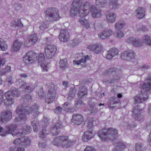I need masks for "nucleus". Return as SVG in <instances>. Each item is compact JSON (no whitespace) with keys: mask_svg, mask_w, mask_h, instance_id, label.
I'll return each mask as SVG.
<instances>
[{"mask_svg":"<svg viewBox=\"0 0 151 151\" xmlns=\"http://www.w3.org/2000/svg\"><path fill=\"white\" fill-rule=\"evenodd\" d=\"M37 34H33L30 35L25 42L24 45L26 47H28L34 44L36 42L38 39Z\"/></svg>","mask_w":151,"mask_h":151,"instance_id":"obj_13","label":"nucleus"},{"mask_svg":"<svg viewBox=\"0 0 151 151\" xmlns=\"http://www.w3.org/2000/svg\"><path fill=\"white\" fill-rule=\"evenodd\" d=\"M135 40V37H130L127 40V42L128 43L133 45L134 40Z\"/></svg>","mask_w":151,"mask_h":151,"instance_id":"obj_59","label":"nucleus"},{"mask_svg":"<svg viewBox=\"0 0 151 151\" xmlns=\"http://www.w3.org/2000/svg\"><path fill=\"white\" fill-rule=\"evenodd\" d=\"M79 43L78 40L76 39L70 41V45L72 47H73L77 45Z\"/></svg>","mask_w":151,"mask_h":151,"instance_id":"obj_56","label":"nucleus"},{"mask_svg":"<svg viewBox=\"0 0 151 151\" xmlns=\"http://www.w3.org/2000/svg\"><path fill=\"white\" fill-rule=\"evenodd\" d=\"M39 107L37 105L35 104L32 106L29 105L25 106V107L19 105L16 109V112L19 114V115L17 118L19 121H24L26 119V114L33 113V115L36 116L38 113H39L38 110Z\"/></svg>","mask_w":151,"mask_h":151,"instance_id":"obj_2","label":"nucleus"},{"mask_svg":"<svg viewBox=\"0 0 151 151\" xmlns=\"http://www.w3.org/2000/svg\"><path fill=\"white\" fill-rule=\"evenodd\" d=\"M89 111H90L91 114H93L96 113L97 112V110L95 107L92 106L89 107Z\"/></svg>","mask_w":151,"mask_h":151,"instance_id":"obj_54","label":"nucleus"},{"mask_svg":"<svg viewBox=\"0 0 151 151\" xmlns=\"http://www.w3.org/2000/svg\"><path fill=\"white\" fill-rule=\"evenodd\" d=\"M37 54L32 51H29L23 57V60L26 64H30L36 60Z\"/></svg>","mask_w":151,"mask_h":151,"instance_id":"obj_8","label":"nucleus"},{"mask_svg":"<svg viewBox=\"0 0 151 151\" xmlns=\"http://www.w3.org/2000/svg\"><path fill=\"white\" fill-rule=\"evenodd\" d=\"M62 127V123L60 122H59L56 124L54 127H55L56 129L59 130V129Z\"/></svg>","mask_w":151,"mask_h":151,"instance_id":"obj_61","label":"nucleus"},{"mask_svg":"<svg viewBox=\"0 0 151 151\" xmlns=\"http://www.w3.org/2000/svg\"><path fill=\"white\" fill-rule=\"evenodd\" d=\"M102 49L101 45L95 44L93 52L96 53H99L101 51Z\"/></svg>","mask_w":151,"mask_h":151,"instance_id":"obj_42","label":"nucleus"},{"mask_svg":"<svg viewBox=\"0 0 151 151\" xmlns=\"http://www.w3.org/2000/svg\"><path fill=\"white\" fill-rule=\"evenodd\" d=\"M5 96L6 99L4 102L6 106H9L14 103V97L11 91H8L6 92Z\"/></svg>","mask_w":151,"mask_h":151,"instance_id":"obj_9","label":"nucleus"},{"mask_svg":"<svg viewBox=\"0 0 151 151\" xmlns=\"http://www.w3.org/2000/svg\"><path fill=\"white\" fill-rule=\"evenodd\" d=\"M49 134V131L46 129L45 127H42V130L39 134L40 137L41 138H43L45 137Z\"/></svg>","mask_w":151,"mask_h":151,"instance_id":"obj_29","label":"nucleus"},{"mask_svg":"<svg viewBox=\"0 0 151 151\" xmlns=\"http://www.w3.org/2000/svg\"><path fill=\"white\" fill-rule=\"evenodd\" d=\"M87 89L86 86H83L80 87L78 91V97L80 98L84 97L87 95Z\"/></svg>","mask_w":151,"mask_h":151,"instance_id":"obj_24","label":"nucleus"},{"mask_svg":"<svg viewBox=\"0 0 151 151\" xmlns=\"http://www.w3.org/2000/svg\"><path fill=\"white\" fill-rule=\"evenodd\" d=\"M59 130L56 129L54 127H53L51 130V132L54 136L56 134H57L58 133H59Z\"/></svg>","mask_w":151,"mask_h":151,"instance_id":"obj_58","label":"nucleus"},{"mask_svg":"<svg viewBox=\"0 0 151 151\" xmlns=\"http://www.w3.org/2000/svg\"><path fill=\"white\" fill-rule=\"evenodd\" d=\"M27 86V88H26V91H27V92H29L32 91L35 89V87L32 84L30 85H28Z\"/></svg>","mask_w":151,"mask_h":151,"instance_id":"obj_55","label":"nucleus"},{"mask_svg":"<svg viewBox=\"0 0 151 151\" xmlns=\"http://www.w3.org/2000/svg\"><path fill=\"white\" fill-rule=\"evenodd\" d=\"M10 67L9 66L6 67L2 69L0 72V76H2L5 75L6 73L10 71Z\"/></svg>","mask_w":151,"mask_h":151,"instance_id":"obj_46","label":"nucleus"},{"mask_svg":"<svg viewBox=\"0 0 151 151\" xmlns=\"http://www.w3.org/2000/svg\"><path fill=\"white\" fill-rule=\"evenodd\" d=\"M141 88H142L141 93L134 97L135 102L136 103H140L145 101L148 98L146 92L147 91L151 92L147 87H144L143 84L141 86Z\"/></svg>","mask_w":151,"mask_h":151,"instance_id":"obj_7","label":"nucleus"},{"mask_svg":"<svg viewBox=\"0 0 151 151\" xmlns=\"http://www.w3.org/2000/svg\"><path fill=\"white\" fill-rule=\"evenodd\" d=\"M85 151H96V150L93 147L88 146L85 148Z\"/></svg>","mask_w":151,"mask_h":151,"instance_id":"obj_62","label":"nucleus"},{"mask_svg":"<svg viewBox=\"0 0 151 151\" xmlns=\"http://www.w3.org/2000/svg\"><path fill=\"white\" fill-rule=\"evenodd\" d=\"M52 143L54 145L63 148L69 147L73 144L72 140L69 139L68 136L64 135L57 137Z\"/></svg>","mask_w":151,"mask_h":151,"instance_id":"obj_4","label":"nucleus"},{"mask_svg":"<svg viewBox=\"0 0 151 151\" xmlns=\"http://www.w3.org/2000/svg\"><path fill=\"white\" fill-rule=\"evenodd\" d=\"M20 141L21 144L25 147H27L30 144V139L27 137H23L19 139H17L14 142V143L16 144H18V142Z\"/></svg>","mask_w":151,"mask_h":151,"instance_id":"obj_17","label":"nucleus"},{"mask_svg":"<svg viewBox=\"0 0 151 151\" xmlns=\"http://www.w3.org/2000/svg\"><path fill=\"white\" fill-rule=\"evenodd\" d=\"M76 105L78 107H83L84 106L83 103L81 100H78L76 103Z\"/></svg>","mask_w":151,"mask_h":151,"instance_id":"obj_53","label":"nucleus"},{"mask_svg":"<svg viewBox=\"0 0 151 151\" xmlns=\"http://www.w3.org/2000/svg\"><path fill=\"white\" fill-rule=\"evenodd\" d=\"M45 87L47 88L49 90V94L53 93L55 94L57 88L56 85L51 82H49L46 84Z\"/></svg>","mask_w":151,"mask_h":151,"instance_id":"obj_23","label":"nucleus"},{"mask_svg":"<svg viewBox=\"0 0 151 151\" xmlns=\"http://www.w3.org/2000/svg\"><path fill=\"white\" fill-rule=\"evenodd\" d=\"M49 62H45V63H42L41 65V69L43 71L47 72L48 70L49 66L48 64Z\"/></svg>","mask_w":151,"mask_h":151,"instance_id":"obj_40","label":"nucleus"},{"mask_svg":"<svg viewBox=\"0 0 151 151\" xmlns=\"http://www.w3.org/2000/svg\"><path fill=\"white\" fill-rule=\"evenodd\" d=\"M110 101L107 103L108 105L109 108L111 109H115L116 108L115 106H114L115 104L118 103L119 102V100L117 98H114L112 97L110 98Z\"/></svg>","mask_w":151,"mask_h":151,"instance_id":"obj_25","label":"nucleus"},{"mask_svg":"<svg viewBox=\"0 0 151 151\" xmlns=\"http://www.w3.org/2000/svg\"><path fill=\"white\" fill-rule=\"evenodd\" d=\"M124 35V33L122 30H116L115 33V36L118 38H121L123 37Z\"/></svg>","mask_w":151,"mask_h":151,"instance_id":"obj_48","label":"nucleus"},{"mask_svg":"<svg viewBox=\"0 0 151 151\" xmlns=\"http://www.w3.org/2000/svg\"><path fill=\"white\" fill-rule=\"evenodd\" d=\"M116 146L111 151H122V148L124 149L126 148L127 145L125 142H118L116 141L114 144H116Z\"/></svg>","mask_w":151,"mask_h":151,"instance_id":"obj_20","label":"nucleus"},{"mask_svg":"<svg viewBox=\"0 0 151 151\" xmlns=\"http://www.w3.org/2000/svg\"><path fill=\"white\" fill-rule=\"evenodd\" d=\"M90 12L91 16L95 18L99 17L101 15L100 11L93 5L90 7Z\"/></svg>","mask_w":151,"mask_h":151,"instance_id":"obj_19","label":"nucleus"},{"mask_svg":"<svg viewBox=\"0 0 151 151\" xmlns=\"http://www.w3.org/2000/svg\"><path fill=\"white\" fill-rule=\"evenodd\" d=\"M96 4L99 7L104 6L106 4V0H96Z\"/></svg>","mask_w":151,"mask_h":151,"instance_id":"obj_38","label":"nucleus"},{"mask_svg":"<svg viewBox=\"0 0 151 151\" xmlns=\"http://www.w3.org/2000/svg\"><path fill=\"white\" fill-rule=\"evenodd\" d=\"M16 126L14 125H9L6 128V130L2 133V136H5L9 134H11L13 137H18L21 135H24L28 134L31 130L29 126L25 125L19 130H15Z\"/></svg>","mask_w":151,"mask_h":151,"instance_id":"obj_3","label":"nucleus"},{"mask_svg":"<svg viewBox=\"0 0 151 151\" xmlns=\"http://www.w3.org/2000/svg\"><path fill=\"white\" fill-rule=\"evenodd\" d=\"M93 119L91 118H88L85 122V124L89 128H92L93 125Z\"/></svg>","mask_w":151,"mask_h":151,"instance_id":"obj_36","label":"nucleus"},{"mask_svg":"<svg viewBox=\"0 0 151 151\" xmlns=\"http://www.w3.org/2000/svg\"><path fill=\"white\" fill-rule=\"evenodd\" d=\"M117 131L113 128L100 130L98 133L99 137L102 141H109L117 135Z\"/></svg>","mask_w":151,"mask_h":151,"instance_id":"obj_5","label":"nucleus"},{"mask_svg":"<svg viewBox=\"0 0 151 151\" xmlns=\"http://www.w3.org/2000/svg\"><path fill=\"white\" fill-rule=\"evenodd\" d=\"M79 19V22L81 24L83 25L84 27L87 28H88L90 25L89 23L86 19H84V18L85 16H82Z\"/></svg>","mask_w":151,"mask_h":151,"instance_id":"obj_33","label":"nucleus"},{"mask_svg":"<svg viewBox=\"0 0 151 151\" xmlns=\"http://www.w3.org/2000/svg\"><path fill=\"white\" fill-rule=\"evenodd\" d=\"M56 49V47L55 45H47L45 48V52L47 58L50 59L52 58Z\"/></svg>","mask_w":151,"mask_h":151,"instance_id":"obj_10","label":"nucleus"},{"mask_svg":"<svg viewBox=\"0 0 151 151\" xmlns=\"http://www.w3.org/2000/svg\"><path fill=\"white\" fill-rule=\"evenodd\" d=\"M32 124L33 127V130L35 132H37L38 130L39 127L38 125V123L36 121H33L32 122Z\"/></svg>","mask_w":151,"mask_h":151,"instance_id":"obj_47","label":"nucleus"},{"mask_svg":"<svg viewBox=\"0 0 151 151\" xmlns=\"http://www.w3.org/2000/svg\"><path fill=\"white\" fill-rule=\"evenodd\" d=\"M120 5L118 3V0H110L109 3V8L114 9L117 8Z\"/></svg>","mask_w":151,"mask_h":151,"instance_id":"obj_27","label":"nucleus"},{"mask_svg":"<svg viewBox=\"0 0 151 151\" xmlns=\"http://www.w3.org/2000/svg\"><path fill=\"white\" fill-rule=\"evenodd\" d=\"M127 53L128 51L124 52L122 53L121 55V58L124 60H128Z\"/></svg>","mask_w":151,"mask_h":151,"instance_id":"obj_57","label":"nucleus"},{"mask_svg":"<svg viewBox=\"0 0 151 151\" xmlns=\"http://www.w3.org/2000/svg\"><path fill=\"white\" fill-rule=\"evenodd\" d=\"M63 107L64 110L68 112L72 111L73 110V109L72 108V106H70V104L68 102L65 103L63 105Z\"/></svg>","mask_w":151,"mask_h":151,"instance_id":"obj_34","label":"nucleus"},{"mask_svg":"<svg viewBox=\"0 0 151 151\" xmlns=\"http://www.w3.org/2000/svg\"><path fill=\"white\" fill-rule=\"evenodd\" d=\"M9 151H24V149L21 147L16 148L13 147H10Z\"/></svg>","mask_w":151,"mask_h":151,"instance_id":"obj_51","label":"nucleus"},{"mask_svg":"<svg viewBox=\"0 0 151 151\" xmlns=\"http://www.w3.org/2000/svg\"><path fill=\"white\" fill-rule=\"evenodd\" d=\"M59 10L57 8H49L44 11L45 17L50 21H53L59 19Z\"/></svg>","mask_w":151,"mask_h":151,"instance_id":"obj_6","label":"nucleus"},{"mask_svg":"<svg viewBox=\"0 0 151 151\" xmlns=\"http://www.w3.org/2000/svg\"><path fill=\"white\" fill-rule=\"evenodd\" d=\"M143 44L142 41L139 39L135 38V40H134L133 45L135 47H140Z\"/></svg>","mask_w":151,"mask_h":151,"instance_id":"obj_45","label":"nucleus"},{"mask_svg":"<svg viewBox=\"0 0 151 151\" xmlns=\"http://www.w3.org/2000/svg\"><path fill=\"white\" fill-rule=\"evenodd\" d=\"M72 121L75 124H79L83 122V116L80 114H74L73 116Z\"/></svg>","mask_w":151,"mask_h":151,"instance_id":"obj_15","label":"nucleus"},{"mask_svg":"<svg viewBox=\"0 0 151 151\" xmlns=\"http://www.w3.org/2000/svg\"><path fill=\"white\" fill-rule=\"evenodd\" d=\"M59 39L63 42H67L70 39L69 33L66 29L61 30L60 32Z\"/></svg>","mask_w":151,"mask_h":151,"instance_id":"obj_12","label":"nucleus"},{"mask_svg":"<svg viewBox=\"0 0 151 151\" xmlns=\"http://www.w3.org/2000/svg\"><path fill=\"white\" fill-rule=\"evenodd\" d=\"M49 95H50V97L49 98H47L45 99L46 102L48 104L52 102L54 100L55 97V93H52V94H50Z\"/></svg>","mask_w":151,"mask_h":151,"instance_id":"obj_43","label":"nucleus"},{"mask_svg":"<svg viewBox=\"0 0 151 151\" xmlns=\"http://www.w3.org/2000/svg\"><path fill=\"white\" fill-rule=\"evenodd\" d=\"M142 144L140 142H137L135 145L136 151H142Z\"/></svg>","mask_w":151,"mask_h":151,"instance_id":"obj_52","label":"nucleus"},{"mask_svg":"<svg viewBox=\"0 0 151 151\" xmlns=\"http://www.w3.org/2000/svg\"><path fill=\"white\" fill-rule=\"evenodd\" d=\"M38 62L40 63H43L47 62L46 59L45 58L44 55L43 53H40L39 55L38 58Z\"/></svg>","mask_w":151,"mask_h":151,"instance_id":"obj_41","label":"nucleus"},{"mask_svg":"<svg viewBox=\"0 0 151 151\" xmlns=\"http://www.w3.org/2000/svg\"><path fill=\"white\" fill-rule=\"evenodd\" d=\"M38 146L40 148L42 149L46 147V145L44 142H40L38 144Z\"/></svg>","mask_w":151,"mask_h":151,"instance_id":"obj_64","label":"nucleus"},{"mask_svg":"<svg viewBox=\"0 0 151 151\" xmlns=\"http://www.w3.org/2000/svg\"><path fill=\"white\" fill-rule=\"evenodd\" d=\"M14 78L11 76L8 77L6 79V82L9 85L12 84L14 81Z\"/></svg>","mask_w":151,"mask_h":151,"instance_id":"obj_49","label":"nucleus"},{"mask_svg":"<svg viewBox=\"0 0 151 151\" xmlns=\"http://www.w3.org/2000/svg\"><path fill=\"white\" fill-rule=\"evenodd\" d=\"M8 47L6 42L4 40L0 38V50H6Z\"/></svg>","mask_w":151,"mask_h":151,"instance_id":"obj_31","label":"nucleus"},{"mask_svg":"<svg viewBox=\"0 0 151 151\" xmlns=\"http://www.w3.org/2000/svg\"><path fill=\"white\" fill-rule=\"evenodd\" d=\"M125 25V23L123 21L119 20L115 23V27L116 30L121 29Z\"/></svg>","mask_w":151,"mask_h":151,"instance_id":"obj_30","label":"nucleus"},{"mask_svg":"<svg viewBox=\"0 0 151 151\" xmlns=\"http://www.w3.org/2000/svg\"><path fill=\"white\" fill-rule=\"evenodd\" d=\"M89 59V57L88 55L85 56L84 57L82 58V59L79 60L77 61L74 60L73 61V64L74 65H78L81 64L82 65V63L85 64L86 62V61Z\"/></svg>","mask_w":151,"mask_h":151,"instance_id":"obj_28","label":"nucleus"},{"mask_svg":"<svg viewBox=\"0 0 151 151\" xmlns=\"http://www.w3.org/2000/svg\"><path fill=\"white\" fill-rule=\"evenodd\" d=\"M119 51L118 49L115 48H112L108 50L106 56V58L109 60H111L114 57L117 55Z\"/></svg>","mask_w":151,"mask_h":151,"instance_id":"obj_18","label":"nucleus"},{"mask_svg":"<svg viewBox=\"0 0 151 151\" xmlns=\"http://www.w3.org/2000/svg\"><path fill=\"white\" fill-rule=\"evenodd\" d=\"M112 34L111 29H106L99 33L98 37L100 39L103 40L109 38Z\"/></svg>","mask_w":151,"mask_h":151,"instance_id":"obj_14","label":"nucleus"},{"mask_svg":"<svg viewBox=\"0 0 151 151\" xmlns=\"http://www.w3.org/2000/svg\"><path fill=\"white\" fill-rule=\"evenodd\" d=\"M148 81L146 83H143V85L145 87L148 88L150 91L151 92V75L149 77L148 79Z\"/></svg>","mask_w":151,"mask_h":151,"instance_id":"obj_39","label":"nucleus"},{"mask_svg":"<svg viewBox=\"0 0 151 151\" xmlns=\"http://www.w3.org/2000/svg\"><path fill=\"white\" fill-rule=\"evenodd\" d=\"M76 92V90L75 87H71L68 94V99L71 100L74 96Z\"/></svg>","mask_w":151,"mask_h":151,"instance_id":"obj_32","label":"nucleus"},{"mask_svg":"<svg viewBox=\"0 0 151 151\" xmlns=\"http://www.w3.org/2000/svg\"><path fill=\"white\" fill-rule=\"evenodd\" d=\"M106 16L107 20L109 22H113L116 20V15L114 12L108 11Z\"/></svg>","mask_w":151,"mask_h":151,"instance_id":"obj_22","label":"nucleus"},{"mask_svg":"<svg viewBox=\"0 0 151 151\" xmlns=\"http://www.w3.org/2000/svg\"><path fill=\"white\" fill-rule=\"evenodd\" d=\"M132 116L136 120L138 121H140L143 118V116L140 114V108L138 106H136L133 109Z\"/></svg>","mask_w":151,"mask_h":151,"instance_id":"obj_11","label":"nucleus"},{"mask_svg":"<svg viewBox=\"0 0 151 151\" xmlns=\"http://www.w3.org/2000/svg\"><path fill=\"white\" fill-rule=\"evenodd\" d=\"M142 39L145 43L151 45V40L149 36L147 35L144 36L142 37Z\"/></svg>","mask_w":151,"mask_h":151,"instance_id":"obj_44","label":"nucleus"},{"mask_svg":"<svg viewBox=\"0 0 151 151\" xmlns=\"http://www.w3.org/2000/svg\"><path fill=\"white\" fill-rule=\"evenodd\" d=\"M71 15L76 16L79 12L80 17L86 16L88 13L89 3L86 0H73L72 4Z\"/></svg>","mask_w":151,"mask_h":151,"instance_id":"obj_1","label":"nucleus"},{"mask_svg":"<svg viewBox=\"0 0 151 151\" xmlns=\"http://www.w3.org/2000/svg\"><path fill=\"white\" fill-rule=\"evenodd\" d=\"M22 44V41L18 40H15L11 47V51L13 52L17 51L20 49Z\"/></svg>","mask_w":151,"mask_h":151,"instance_id":"obj_21","label":"nucleus"},{"mask_svg":"<svg viewBox=\"0 0 151 151\" xmlns=\"http://www.w3.org/2000/svg\"><path fill=\"white\" fill-rule=\"evenodd\" d=\"M136 16L139 19H142L145 16V10L143 8L140 7L136 10Z\"/></svg>","mask_w":151,"mask_h":151,"instance_id":"obj_26","label":"nucleus"},{"mask_svg":"<svg viewBox=\"0 0 151 151\" xmlns=\"http://www.w3.org/2000/svg\"><path fill=\"white\" fill-rule=\"evenodd\" d=\"M92 128H89L86 131L83 137V139L85 141L87 142L93 138L94 136V133Z\"/></svg>","mask_w":151,"mask_h":151,"instance_id":"obj_16","label":"nucleus"},{"mask_svg":"<svg viewBox=\"0 0 151 151\" xmlns=\"http://www.w3.org/2000/svg\"><path fill=\"white\" fill-rule=\"evenodd\" d=\"M11 91L13 93L16 97H19L20 96V92L19 90L15 88H12L10 89Z\"/></svg>","mask_w":151,"mask_h":151,"instance_id":"obj_37","label":"nucleus"},{"mask_svg":"<svg viewBox=\"0 0 151 151\" xmlns=\"http://www.w3.org/2000/svg\"><path fill=\"white\" fill-rule=\"evenodd\" d=\"M60 68L63 69H65L68 67L67 60L65 59L60 60Z\"/></svg>","mask_w":151,"mask_h":151,"instance_id":"obj_35","label":"nucleus"},{"mask_svg":"<svg viewBox=\"0 0 151 151\" xmlns=\"http://www.w3.org/2000/svg\"><path fill=\"white\" fill-rule=\"evenodd\" d=\"M127 54L128 60L134 58L135 56V53L133 51H128Z\"/></svg>","mask_w":151,"mask_h":151,"instance_id":"obj_50","label":"nucleus"},{"mask_svg":"<svg viewBox=\"0 0 151 151\" xmlns=\"http://www.w3.org/2000/svg\"><path fill=\"white\" fill-rule=\"evenodd\" d=\"M114 72V69L113 68H111L107 70V71H106V72L104 73V74L108 75L111 74H113Z\"/></svg>","mask_w":151,"mask_h":151,"instance_id":"obj_60","label":"nucleus"},{"mask_svg":"<svg viewBox=\"0 0 151 151\" xmlns=\"http://www.w3.org/2000/svg\"><path fill=\"white\" fill-rule=\"evenodd\" d=\"M149 68V66L148 65H144L140 67V69L142 71H145L148 69Z\"/></svg>","mask_w":151,"mask_h":151,"instance_id":"obj_63","label":"nucleus"}]
</instances>
